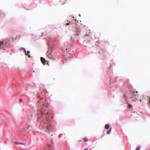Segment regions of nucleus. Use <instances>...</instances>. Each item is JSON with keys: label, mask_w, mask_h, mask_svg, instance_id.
<instances>
[{"label": "nucleus", "mask_w": 150, "mask_h": 150, "mask_svg": "<svg viewBox=\"0 0 150 150\" xmlns=\"http://www.w3.org/2000/svg\"><path fill=\"white\" fill-rule=\"evenodd\" d=\"M44 128L45 132L49 134L51 133V132H52V127L50 123H45L44 125Z\"/></svg>", "instance_id": "obj_1"}, {"label": "nucleus", "mask_w": 150, "mask_h": 150, "mask_svg": "<svg viewBox=\"0 0 150 150\" xmlns=\"http://www.w3.org/2000/svg\"><path fill=\"white\" fill-rule=\"evenodd\" d=\"M52 50L51 48H49L46 53V54L48 58L54 60V57L52 54Z\"/></svg>", "instance_id": "obj_2"}, {"label": "nucleus", "mask_w": 150, "mask_h": 150, "mask_svg": "<svg viewBox=\"0 0 150 150\" xmlns=\"http://www.w3.org/2000/svg\"><path fill=\"white\" fill-rule=\"evenodd\" d=\"M76 28L77 32H78L79 31L81 30V23L80 22H77L76 23Z\"/></svg>", "instance_id": "obj_3"}, {"label": "nucleus", "mask_w": 150, "mask_h": 150, "mask_svg": "<svg viewBox=\"0 0 150 150\" xmlns=\"http://www.w3.org/2000/svg\"><path fill=\"white\" fill-rule=\"evenodd\" d=\"M41 60L42 63L44 65L47 64L48 65H49L48 62L47 60H45V59L43 57H41Z\"/></svg>", "instance_id": "obj_4"}, {"label": "nucleus", "mask_w": 150, "mask_h": 150, "mask_svg": "<svg viewBox=\"0 0 150 150\" xmlns=\"http://www.w3.org/2000/svg\"><path fill=\"white\" fill-rule=\"evenodd\" d=\"M40 108L41 109H43L44 108H45L46 107V108L48 107V106L47 105H44L42 103H41L40 104Z\"/></svg>", "instance_id": "obj_5"}, {"label": "nucleus", "mask_w": 150, "mask_h": 150, "mask_svg": "<svg viewBox=\"0 0 150 150\" xmlns=\"http://www.w3.org/2000/svg\"><path fill=\"white\" fill-rule=\"evenodd\" d=\"M60 1L62 4L64 5L66 3L67 1V0H60Z\"/></svg>", "instance_id": "obj_6"}, {"label": "nucleus", "mask_w": 150, "mask_h": 150, "mask_svg": "<svg viewBox=\"0 0 150 150\" xmlns=\"http://www.w3.org/2000/svg\"><path fill=\"white\" fill-rule=\"evenodd\" d=\"M137 93H138V92L137 91H134L133 92V94H132V95L133 96H136L137 95Z\"/></svg>", "instance_id": "obj_7"}, {"label": "nucleus", "mask_w": 150, "mask_h": 150, "mask_svg": "<svg viewBox=\"0 0 150 150\" xmlns=\"http://www.w3.org/2000/svg\"><path fill=\"white\" fill-rule=\"evenodd\" d=\"M112 129V127L110 128L109 129L107 132L106 133L107 134H110L111 132Z\"/></svg>", "instance_id": "obj_8"}, {"label": "nucleus", "mask_w": 150, "mask_h": 150, "mask_svg": "<svg viewBox=\"0 0 150 150\" xmlns=\"http://www.w3.org/2000/svg\"><path fill=\"white\" fill-rule=\"evenodd\" d=\"M14 143L16 144H23L22 143L20 142H15Z\"/></svg>", "instance_id": "obj_9"}, {"label": "nucleus", "mask_w": 150, "mask_h": 150, "mask_svg": "<svg viewBox=\"0 0 150 150\" xmlns=\"http://www.w3.org/2000/svg\"><path fill=\"white\" fill-rule=\"evenodd\" d=\"M110 125L109 124H106L105 126V128L107 129H108Z\"/></svg>", "instance_id": "obj_10"}, {"label": "nucleus", "mask_w": 150, "mask_h": 150, "mask_svg": "<svg viewBox=\"0 0 150 150\" xmlns=\"http://www.w3.org/2000/svg\"><path fill=\"white\" fill-rule=\"evenodd\" d=\"M83 139L84 142H86L88 141V139H87V138L86 137H85V138H84Z\"/></svg>", "instance_id": "obj_11"}, {"label": "nucleus", "mask_w": 150, "mask_h": 150, "mask_svg": "<svg viewBox=\"0 0 150 150\" xmlns=\"http://www.w3.org/2000/svg\"><path fill=\"white\" fill-rule=\"evenodd\" d=\"M140 147L139 146H138L136 149L135 150H140Z\"/></svg>", "instance_id": "obj_12"}, {"label": "nucleus", "mask_w": 150, "mask_h": 150, "mask_svg": "<svg viewBox=\"0 0 150 150\" xmlns=\"http://www.w3.org/2000/svg\"><path fill=\"white\" fill-rule=\"evenodd\" d=\"M128 106L129 108H130L132 107V105L131 104H129L128 105Z\"/></svg>", "instance_id": "obj_13"}, {"label": "nucleus", "mask_w": 150, "mask_h": 150, "mask_svg": "<svg viewBox=\"0 0 150 150\" xmlns=\"http://www.w3.org/2000/svg\"><path fill=\"white\" fill-rule=\"evenodd\" d=\"M3 43V41H1L0 42V46H1Z\"/></svg>", "instance_id": "obj_14"}, {"label": "nucleus", "mask_w": 150, "mask_h": 150, "mask_svg": "<svg viewBox=\"0 0 150 150\" xmlns=\"http://www.w3.org/2000/svg\"><path fill=\"white\" fill-rule=\"evenodd\" d=\"M70 23H70V22L69 23H67L66 24V25L67 26V25H69V24H70Z\"/></svg>", "instance_id": "obj_15"}, {"label": "nucleus", "mask_w": 150, "mask_h": 150, "mask_svg": "<svg viewBox=\"0 0 150 150\" xmlns=\"http://www.w3.org/2000/svg\"><path fill=\"white\" fill-rule=\"evenodd\" d=\"M22 100L23 99H20L19 100L20 102H21Z\"/></svg>", "instance_id": "obj_16"}, {"label": "nucleus", "mask_w": 150, "mask_h": 150, "mask_svg": "<svg viewBox=\"0 0 150 150\" xmlns=\"http://www.w3.org/2000/svg\"><path fill=\"white\" fill-rule=\"evenodd\" d=\"M23 49L24 50V52H25V53H26L25 50V49L24 48H23Z\"/></svg>", "instance_id": "obj_17"}, {"label": "nucleus", "mask_w": 150, "mask_h": 150, "mask_svg": "<svg viewBox=\"0 0 150 150\" xmlns=\"http://www.w3.org/2000/svg\"><path fill=\"white\" fill-rule=\"evenodd\" d=\"M50 144H48V147H50Z\"/></svg>", "instance_id": "obj_18"}, {"label": "nucleus", "mask_w": 150, "mask_h": 150, "mask_svg": "<svg viewBox=\"0 0 150 150\" xmlns=\"http://www.w3.org/2000/svg\"><path fill=\"white\" fill-rule=\"evenodd\" d=\"M30 51H28V52H27V53H28L27 54H28L29 53H30Z\"/></svg>", "instance_id": "obj_19"}, {"label": "nucleus", "mask_w": 150, "mask_h": 150, "mask_svg": "<svg viewBox=\"0 0 150 150\" xmlns=\"http://www.w3.org/2000/svg\"><path fill=\"white\" fill-rule=\"evenodd\" d=\"M84 150H88V149H87L86 148V149H84Z\"/></svg>", "instance_id": "obj_20"}, {"label": "nucleus", "mask_w": 150, "mask_h": 150, "mask_svg": "<svg viewBox=\"0 0 150 150\" xmlns=\"http://www.w3.org/2000/svg\"><path fill=\"white\" fill-rule=\"evenodd\" d=\"M77 35H79V33H77Z\"/></svg>", "instance_id": "obj_21"}, {"label": "nucleus", "mask_w": 150, "mask_h": 150, "mask_svg": "<svg viewBox=\"0 0 150 150\" xmlns=\"http://www.w3.org/2000/svg\"><path fill=\"white\" fill-rule=\"evenodd\" d=\"M149 103H150V97H149Z\"/></svg>", "instance_id": "obj_22"}, {"label": "nucleus", "mask_w": 150, "mask_h": 150, "mask_svg": "<svg viewBox=\"0 0 150 150\" xmlns=\"http://www.w3.org/2000/svg\"><path fill=\"white\" fill-rule=\"evenodd\" d=\"M28 56H29V57H30V55H28Z\"/></svg>", "instance_id": "obj_23"}, {"label": "nucleus", "mask_w": 150, "mask_h": 150, "mask_svg": "<svg viewBox=\"0 0 150 150\" xmlns=\"http://www.w3.org/2000/svg\"><path fill=\"white\" fill-rule=\"evenodd\" d=\"M140 101H141H141H142V100H141H141H140Z\"/></svg>", "instance_id": "obj_24"}, {"label": "nucleus", "mask_w": 150, "mask_h": 150, "mask_svg": "<svg viewBox=\"0 0 150 150\" xmlns=\"http://www.w3.org/2000/svg\"><path fill=\"white\" fill-rule=\"evenodd\" d=\"M140 101H141H141H142V100H141H141H140Z\"/></svg>", "instance_id": "obj_25"}, {"label": "nucleus", "mask_w": 150, "mask_h": 150, "mask_svg": "<svg viewBox=\"0 0 150 150\" xmlns=\"http://www.w3.org/2000/svg\"><path fill=\"white\" fill-rule=\"evenodd\" d=\"M48 114V112H47V114Z\"/></svg>", "instance_id": "obj_26"}, {"label": "nucleus", "mask_w": 150, "mask_h": 150, "mask_svg": "<svg viewBox=\"0 0 150 150\" xmlns=\"http://www.w3.org/2000/svg\"><path fill=\"white\" fill-rule=\"evenodd\" d=\"M51 136H52V134L51 135Z\"/></svg>", "instance_id": "obj_27"}]
</instances>
